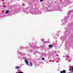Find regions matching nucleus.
Segmentation results:
<instances>
[{
  "instance_id": "nucleus-5",
  "label": "nucleus",
  "mask_w": 73,
  "mask_h": 73,
  "mask_svg": "<svg viewBox=\"0 0 73 73\" xmlns=\"http://www.w3.org/2000/svg\"><path fill=\"white\" fill-rule=\"evenodd\" d=\"M66 57H67V58H69V57H70V56H69L68 55H67L66 56Z\"/></svg>"
},
{
  "instance_id": "nucleus-8",
  "label": "nucleus",
  "mask_w": 73,
  "mask_h": 73,
  "mask_svg": "<svg viewBox=\"0 0 73 73\" xmlns=\"http://www.w3.org/2000/svg\"><path fill=\"white\" fill-rule=\"evenodd\" d=\"M18 73H23V72H18Z\"/></svg>"
},
{
  "instance_id": "nucleus-12",
  "label": "nucleus",
  "mask_w": 73,
  "mask_h": 73,
  "mask_svg": "<svg viewBox=\"0 0 73 73\" xmlns=\"http://www.w3.org/2000/svg\"><path fill=\"white\" fill-rule=\"evenodd\" d=\"M72 71L73 72V68H72Z\"/></svg>"
},
{
  "instance_id": "nucleus-11",
  "label": "nucleus",
  "mask_w": 73,
  "mask_h": 73,
  "mask_svg": "<svg viewBox=\"0 0 73 73\" xmlns=\"http://www.w3.org/2000/svg\"><path fill=\"white\" fill-rule=\"evenodd\" d=\"M40 1H43V0H40Z\"/></svg>"
},
{
  "instance_id": "nucleus-1",
  "label": "nucleus",
  "mask_w": 73,
  "mask_h": 73,
  "mask_svg": "<svg viewBox=\"0 0 73 73\" xmlns=\"http://www.w3.org/2000/svg\"><path fill=\"white\" fill-rule=\"evenodd\" d=\"M25 62L27 65H29V64H29V63L28 62V60H25Z\"/></svg>"
},
{
  "instance_id": "nucleus-3",
  "label": "nucleus",
  "mask_w": 73,
  "mask_h": 73,
  "mask_svg": "<svg viewBox=\"0 0 73 73\" xmlns=\"http://www.w3.org/2000/svg\"><path fill=\"white\" fill-rule=\"evenodd\" d=\"M48 46H49V47L50 48H52V47H53V46H52V45H51L50 44Z\"/></svg>"
},
{
  "instance_id": "nucleus-7",
  "label": "nucleus",
  "mask_w": 73,
  "mask_h": 73,
  "mask_svg": "<svg viewBox=\"0 0 73 73\" xmlns=\"http://www.w3.org/2000/svg\"><path fill=\"white\" fill-rule=\"evenodd\" d=\"M30 66H32V62H30Z\"/></svg>"
},
{
  "instance_id": "nucleus-6",
  "label": "nucleus",
  "mask_w": 73,
  "mask_h": 73,
  "mask_svg": "<svg viewBox=\"0 0 73 73\" xmlns=\"http://www.w3.org/2000/svg\"><path fill=\"white\" fill-rule=\"evenodd\" d=\"M62 72L63 73H65V72H66V71H65V70H63L62 71Z\"/></svg>"
},
{
  "instance_id": "nucleus-4",
  "label": "nucleus",
  "mask_w": 73,
  "mask_h": 73,
  "mask_svg": "<svg viewBox=\"0 0 73 73\" xmlns=\"http://www.w3.org/2000/svg\"><path fill=\"white\" fill-rule=\"evenodd\" d=\"M8 12H9V10H7V11L5 13V14H7V13H8Z\"/></svg>"
},
{
  "instance_id": "nucleus-10",
  "label": "nucleus",
  "mask_w": 73,
  "mask_h": 73,
  "mask_svg": "<svg viewBox=\"0 0 73 73\" xmlns=\"http://www.w3.org/2000/svg\"><path fill=\"white\" fill-rule=\"evenodd\" d=\"M60 73H63V72H62V71H61L60 72Z\"/></svg>"
},
{
  "instance_id": "nucleus-13",
  "label": "nucleus",
  "mask_w": 73,
  "mask_h": 73,
  "mask_svg": "<svg viewBox=\"0 0 73 73\" xmlns=\"http://www.w3.org/2000/svg\"><path fill=\"white\" fill-rule=\"evenodd\" d=\"M36 53H37V51L36 52Z\"/></svg>"
},
{
  "instance_id": "nucleus-2",
  "label": "nucleus",
  "mask_w": 73,
  "mask_h": 73,
  "mask_svg": "<svg viewBox=\"0 0 73 73\" xmlns=\"http://www.w3.org/2000/svg\"><path fill=\"white\" fill-rule=\"evenodd\" d=\"M15 69H19V68H21L20 67L17 66L15 67Z\"/></svg>"
},
{
  "instance_id": "nucleus-9",
  "label": "nucleus",
  "mask_w": 73,
  "mask_h": 73,
  "mask_svg": "<svg viewBox=\"0 0 73 73\" xmlns=\"http://www.w3.org/2000/svg\"><path fill=\"white\" fill-rule=\"evenodd\" d=\"M44 58H42V60H44Z\"/></svg>"
}]
</instances>
